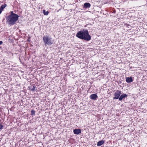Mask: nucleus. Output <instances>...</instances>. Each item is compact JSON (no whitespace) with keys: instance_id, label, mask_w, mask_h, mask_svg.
<instances>
[{"instance_id":"obj_6","label":"nucleus","mask_w":147,"mask_h":147,"mask_svg":"<svg viewBox=\"0 0 147 147\" xmlns=\"http://www.w3.org/2000/svg\"><path fill=\"white\" fill-rule=\"evenodd\" d=\"M127 95L125 94H121L119 98V100H121L123 98L127 97Z\"/></svg>"},{"instance_id":"obj_5","label":"nucleus","mask_w":147,"mask_h":147,"mask_svg":"<svg viewBox=\"0 0 147 147\" xmlns=\"http://www.w3.org/2000/svg\"><path fill=\"white\" fill-rule=\"evenodd\" d=\"M73 132L75 134H79L81 133V130L79 129H75L74 130Z\"/></svg>"},{"instance_id":"obj_3","label":"nucleus","mask_w":147,"mask_h":147,"mask_svg":"<svg viewBox=\"0 0 147 147\" xmlns=\"http://www.w3.org/2000/svg\"><path fill=\"white\" fill-rule=\"evenodd\" d=\"M51 38H49L48 36H44L43 38V40L45 45H50L53 44V42L51 40Z\"/></svg>"},{"instance_id":"obj_4","label":"nucleus","mask_w":147,"mask_h":147,"mask_svg":"<svg viewBox=\"0 0 147 147\" xmlns=\"http://www.w3.org/2000/svg\"><path fill=\"white\" fill-rule=\"evenodd\" d=\"M121 94V91L119 90H117L114 94L115 97H113V99H118L120 97V95Z\"/></svg>"},{"instance_id":"obj_7","label":"nucleus","mask_w":147,"mask_h":147,"mask_svg":"<svg viewBox=\"0 0 147 147\" xmlns=\"http://www.w3.org/2000/svg\"><path fill=\"white\" fill-rule=\"evenodd\" d=\"M98 97L95 94H93L91 95L90 98L92 100H96V98Z\"/></svg>"},{"instance_id":"obj_2","label":"nucleus","mask_w":147,"mask_h":147,"mask_svg":"<svg viewBox=\"0 0 147 147\" xmlns=\"http://www.w3.org/2000/svg\"><path fill=\"white\" fill-rule=\"evenodd\" d=\"M19 16H8L6 18V22L10 25H13L16 23L18 20Z\"/></svg>"},{"instance_id":"obj_14","label":"nucleus","mask_w":147,"mask_h":147,"mask_svg":"<svg viewBox=\"0 0 147 147\" xmlns=\"http://www.w3.org/2000/svg\"><path fill=\"white\" fill-rule=\"evenodd\" d=\"M42 12L44 13V15H47L49 13V12L48 11H45V10L44 9L43 10Z\"/></svg>"},{"instance_id":"obj_1","label":"nucleus","mask_w":147,"mask_h":147,"mask_svg":"<svg viewBox=\"0 0 147 147\" xmlns=\"http://www.w3.org/2000/svg\"><path fill=\"white\" fill-rule=\"evenodd\" d=\"M78 38L86 41L90 40L91 38V36L89 35L88 31L87 30H83L78 31L76 34Z\"/></svg>"},{"instance_id":"obj_17","label":"nucleus","mask_w":147,"mask_h":147,"mask_svg":"<svg viewBox=\"0 0 147 147\" xmlns=\"http://www.w3.org/2000/svg\"><path fill=\"white\" fill-rule=\"evenodd\" d=\"M3 42L2 41H0V45L2 44Z\"/></svg>"},{"instance_id":"obj_10","label":"nucleus","mask_w":147,"mask_h":147,"mask_svg":"<svg viewBox=\"0 0 147 147\" xmlns=\"http://www.w3.org/2000/svg\"><path fill=\"white\" fill-rule=\"evenodd\" d=\"M105 143V141L104 140H101L98 142L97 145L98 146H100L103 144Z\"/></svg>"},{"instance_id":"obj_15","label":"nucleus","mask_w":147,"mask_h":147,"mask_svg":"<svg viewBox=\"0 0 147 147\" xmlns=\"http://www.w3.org/2000/svg\"><path fill=\"white\" fill-rule=\"evenodd\" d=\"M35 111L34 110H32L31 111V115H35Z\"/></svg>"},{"instance_id":"obj_18","label":"nucleus","mask_w":147,"mask_h":147,"mask_svg":"<svg viewBox=\"0 0 147 147\" xmlns=\"http://www.w3.org/2000/svg\"><path fill=\"white\" fill-rule=\"evenodd\" d=\"M2 10H1L0 9V14L1 13L2 11Z\"/></svg>"},{"instance_id":"obj_16","label":"nucleus","mask_w":147,"mask_h":147,"mask_svg":"<svg viewBox=\"0 0 147 147\" xmlns=\"http://www.w3.org/2000/svg\"><path fill=\"white\" fill-rule=\"evenodd\" d=\"M3 126L0 124V129H3Z\"/></svg>"},{"instance_id":"obj_13","label":"nucleus","mask_w":147,"mask_h":147,"mask_svg":"<svg viewBox=\"0 0 147 147\" xmlns=\"http://www.w3.org/2000/svg\"><path fill=\"white\" fill-rule=\"evenodd\" d=\"M9 16H19L17 14L14 13L13 11L11 12V14Z\"/></svg>"},{"instance_id":"obj_12","label":"nucleus","mask_w":147,"mask_h":147,"mask_svg":"<svg viewBox=\"0 0 147 147\" xmlns=\"http://www.w3.org/2000/svg\"><path fill=\"white\" fill-rule=\"evenodd\" d=\"M7 5L6 4H4L2 5L0 7V9L3 11V9L7 7Z\"/></svg>"},{"instance_id":"obj_11","label":"nucleus","mask_w":147,"mask_h":147,"mask_svg":"<svg viewBox=\"0 0 147 147\" xmlns=\"http://www.w3.org/2000/svg\"><path fill=\"white\" fill-rule=\"evenodd\" d=\"M30 88H31L30 90L32 91H34L35 90L36 87L35 86L34 84L32 85L30 87Z\"/></svg>"},{"instance_id":"obj_8","label":"nucleus","mask_w":147,"mask_h":147,"mask_svg":"<svg viewBox=\"0 0 147 147\" xmlns=\"http://www.w3.org/2000/svg\"><path fill=\"white\" fill-rule=\"evenodd\" d=\"M133 80L131 77H127L126 79V81L127 83L132 82Z\"/></svg>"},{"instance_id":"obj_9","label":"nucleus","mask_w":147,"mask_h":147,"mask_svg":"<svg viewBox=\"0 0 147 147\" xmlns=\"http://www.w3.org/2000/svg\"><path fill=\"white\" fill-rule=\"evenodd\" d=\"M84 8H90V7L91 5L89 3H84Z\"/></svg>"}]
</instances>
